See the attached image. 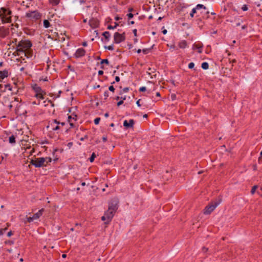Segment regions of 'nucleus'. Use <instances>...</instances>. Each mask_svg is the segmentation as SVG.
<instances>
[{
	"mask_svg": "<svg viewBox=\"0 0 262 262\" xmlns=\"http://www.w3.org/2000/svg\"><path fill=\"white\" fill-rule=\"evenodd\" d=\"M32 46V43L29 40H21L17 45L16 51L17 54L20 55V54H24L25 56L29 58L30 56L27 55L28 50Z\"/></svg>",
	"mask_w": 262,
	"mask_h": 262,
	"instance_id": "obj_1",
	"label": "nucleus"
},
{
	"mask_svg": "<svg viewBox=\"0 0 262 262\" xmlns=\"http://www.w3.org/2000/svg\"><path fill=\"white\" fill-rule=\"evenodd\" d=\"M11 13L12 12L10 10H7L5 8L2 7L0 9V18L3 23H11V18L10 15Z\"/></svg>",
	"mask_w": 262,
	"mask_h": 262,
	"instance_id": "obj_2",
	"label": "nucleus"
},
{
	"mask_svg": "<svg viewBox=\"0 0 262 262\" xmlns=\"http://www.w3.org/2000/svg\"><path fill=\"white\" fill-rule=\"evenodd\" d=\"M11 13L12 12L10 10H7L5 8L2 7L0 9V18L3 23H11V18L10 15Z\"/></svg>",
	"mask_w": 262,
	"mask_h": 262,
	"instance_id": "obj_3",
	"label": "nucleus"
},
{
	"mask_svg": "<svg viewBox=\"0 0 262 262\" xmlns=\"http://www.w3.org/2000/svg\"><path fill=\"white\" fill-rule=\"evenodd\" d=\"M115 212L108 209L105 212L104 215L101 217V220L103 221H105V224H108L112 220Z\"/></svg>",
	"mask_w": 262,
	"mask_h": 262,
	"instance_id": "obj_4",
	"label": "nucleus"
},
{
	"mask_svg": "<svg viewBox=\"0 0 262 262\" xmlns=\"http://www.w3.org/2000/svg\"><path fill=\"white\" fill-rule=\"evenodd\" d=\"M30 163L36 167H40L46 166L44 158H38L35 159H32Z\"/></svg>",
	"mask_w": 262,
	"mask_h": 262,
	"instance_id": "obj_5",
	"label": "nucleus"
},
{
	"mask_svg": "<svg viewBox=\"0 0 262 262\" xmlns=\"http://www.w3.org/2000/svg\"><path fill=\"white\" fill-rule=\"evenodd\" d=\"M221 201L215 202L213 203L206 206L204 209V213L205 214H209L220 204Z\"/></svg>",
	"mask_w": 262,
	"mask_h": 262,
	"instance_id": "obj_6",
	"label": "nucleus"
},
{
	"mask_svg": "<svg viewBox=\"0 0 262 262\" xmlns=\"http://www.w3.org/2000/svg\"><path fill=\"white\" fill-rule=\"evenodd\" d=\"M118 200L116 198L112 199L108 204V209L116 212L118 209Z\"/></svg>",
	"mask_w": 262,
	"mask_h": 262,
	"instance_id": "obj_7",
	"label": "nucleus"
},
{
	"mask_svg": "<svg viewBox=\"0 0 262 262\" xmlns=\"http://www.w3.org/2000/svg\"><path fill=\"white\" fill-rule=\"evenodd\" d=\"M43 210V209H41L40 210H39L37 213L34 214L33 215V216L26 217L27 221L29 223H31L35 220L38 219L40 217V216L42 215Z\"/></svg>",
	"mask_w": 262,
	"mask_h": 262,
	"instance_id": "obj_8",
	"label": "nucleus"
},
{
	"mask_svg": "<svg viewBox=\"0 0 262 262\" xmlns=\"http://www.w3.org/2000/svg\"><path fill=\"white\" fill-rule=\"evenodd\" d=\"M125 36L124 33L120 34L118 32H116L114 35V42L116 43H119L121 42L124 41L125 40Z\"/></svg>",
	"mask_w": 262,
	"mask_h": 262,
	"instance_id": "obj_9",
	"label": "nucleus"
},
{
	"mask_svg": "<svg viewBox=\"0 0 262 262\" xmlns=\"http://www.w3.org/2000/svg\"><path fill=\"white\" fill-rule=\"evenodd\" d=\"M85 53V50L82 48H79L77 50L75 53L76 58H79L84 55Z\"/></svg>",
	"mask_w": 262,
	"mask_h": 262,
	"instance_id": "obj_10",
	"label": "nucleus"
},
{
	"mask_svg": "<svg viewBox=\"0 0 262 262\" xmlns=\"http://www.w3.org/2000/svg\"><path fill=\"white\" fill-rule=\"evenodd\" d=\"M89 25L92 28H96L99 25V21L95 18H92L89 20Z\"/></svg>",
	"mask_w": 262,
	"mask_h": 262,
	"instance_id": "obj_11",
	"label": "nucleus"
},
{
	"mask_svg": "<svg viewBox=\"0 0 262 262\" xmlns=\"http://www.w3.org/2000/svg\"><path fill=\"white\" fill-rule=\"evenodd\" d=\"M9 33V30L4 28H0V38L5 37Z\"/></svg>",
	"mask_w": 262,
	"mask_h": 262,
	"instance_id": "obj_12",
	"label": "nucleus"
},
{
	"mask_svg": "<svg viewBox=\"0 0 262 262\" xmlns=\"http://www.w3.org/2000/svg\"><path fill=\"white\" fill-rule=\"evenodd\" d=\"M134 124V121L133 119L129 120L128 122L125 120L123 122V125L127 128L133 127Z\"/></svg>",
	"mask_w": 262,
	"mask_h": 262,
	"instance_id": "obj_13",
	"label": "nucleus"
},
{
	"mask_svg": "<svg viewBox=\"0 0 262 262\" xmlns=\"http://www.w3.org/2000/svg\"><path fill=\"white\" fill-rule=\"evenodd\" d=\"M203 47L202 45L200 44H194L192 47L193 50H198V52L199 53H201L202 52V48Z\"/></svg>",
	"mask_w": 262,
	"mask_h": 262,
	"instance_id": "obj_14",
	"label": "nucleus"
},
{
	"mask_svg": "<svg viewBox=\"0 0 262 262\" xmlns=\"http://www.w3.org/2000/svg\"><path fill=\"white\" fill-rule=\"evenodd\" d=\"M8 76V72L7 70L0 71V78L4 79Z\"/></svg>",
	"mask_w": 262,
	"mask_h": 262,
	"instance_id": "obj_15",
	"label": "nucleus"
},
{
	"mask_svg": "<svg viewBox=\"0 0 262 262\" xmlns=\"http://www.w3.org/2000/svg\"><path fill=\"white\" fill-rule=\"evenodd\" d=\"M148 71H149L147 72V73L148 74V75L150 76L151 78H152L154 77H156V74H155L153 75L151 74L152 73H155V70L154 69H152L151 68H148Z\"/></svg>",
	"mask_w": 262,
	"mask_h": 262,
	"instance_id": "obj_16",
	"label": "nucleus"
},
{
	"mask_svg": "<svg viewBox=\"0 0 262 262\" xmlns=\"http://www.w3.org/2000/svg\"><path fill=\"white\" fill-rule=\"evenodd\" d=\"M27 16H28L29 17H33V18H37L38 15L37 14V13H36L35 12H32L30 13H28Z\"/></svg>",
	"mask_w": 262,
	"mask_h": 262,
	"instance_id": "obj_17",
	"label": "nucleus"
},
{
	"mask_svg": "<svg viewBox=\"0 0 262 262\" xmlns=\"http://www.w3.org/2000/svg\"><path fill=\"white\" fill-rule=\"evenodd\" d=\"M187 43L185 41H182L179 44V46L180 48L184 49L186 47Z\"/></svg>",
	"mask_w": 262,
	"mask_h": 262,
	"instance_id": "obj_18",
	"label": "nucleus"
},
{
	"mask_svg": "<svg viewBox=\"0 0 262 262\" xmlns=\"http://www.w3.org/2000/svg\"><path fill=\"white\" fill-rule=\"evenodd\" d=\"M9 143L11 144H14L15 143V137L12 135L9 137Z\"/></svg>",
	"mask_w": 262,
	"mask_h": 262,
	"instance_id": "obj_19",
	"label": "nucleus"
},
{
	"mask_svg": "<svg viewBox=\"0 0 262 262\" xmlns=\"http://www.w3.org/2000/svg\"><path fill=\"white\" fill-rule=\"evenodd\" d=\"M201 67L204 70H207L209 68V64L207 62H204L202 63Z\"/></svg>",
	"mask_w": 262,
	"mask_h": 262,
	"instance_id": "obj_20",
	"label": "nucleus"
},
{
	"mask_svg": "<svg viewBox=\"0 0 262 262\" xmlns=\"http://www.w3.org/2000/svg\"><path fill=\"white\" fill-rule=\"evenodd\" d=\"M35 97L39 99H43L44 98L43 93L36 94Z\"/></svg>",
	"mask_w": 262,
	"mask_h": 262,
	"instance_id": "obj_21",
	"label": "nucleus"
},
{
	"mask_svg": "<svg viewBox=\"0 0 262 262\" xmlns=\"http://www.w3.org/2000/svg\"><path fill=\"white\" fill-rule=\"evenodd\" d=\"M50 3L53 6L57 5L59 3V0H49Z\"/></svg>",
	"mask_w": 262,
	"mask_h": 262,
	"instance_id": "obj_22",
	"label": "nucleus"
},
{
	"mask_svg": "<svg viewBox=\"0 0 262 262\" xmlns=\"http://www.w3.org/2000/svg\"><path fill=\"white\" fill-rule=\"evenodd\" d=\"M43 26L45 28H48L50 27V23L48 20L45 19L43 20Z\"/></svg>",
	"mask_w": 262,
	"mask_h": 262,
	"instance_id": "obj_23",
	"label": "nucleus"
},
{
	"mask_svg": "<svg viewBox=\"0 0 262 262\" xmlns=\"http://www.w3.org/2000/svg\"><path fill=\"white\" fill-rule=\"evenodd\" d=\"M195 8L196 9V10L201 9H204V10H206V8L202 4L197 5Z\"/></svg>",
	"mask_w": 262,
	"mask_h": 262,
	"instance_id": "obj_24",
	"label": "nucleus"
},
{
	"mask_svg": "<svg viewBox=\"0 0 262 262\" xmlns=\"http://www.w3.org/2000/svg\"><path fill=\"white\" fill-rule=\"evenodd\" d=\"M103 35L104 36V37L106 39H108L110 37V33L107 31L104 32L103 33Z\"/></svg>",
	"mask_w": 262,
	"mask_h": 262,
	"instance_id": "obj_25",
	"label": "nucleus"
},
{
	"mask_svg": "<svg viewBox=\"0 0 262 262\" xmlns=\"http://www.w3.org/2000/svg\"><path fill=\"white\" fill-rule=\"evenodd\" d=\"M44 160H45V164H46V165L48 163H49L52 161V159L50 157L44 158Z\"/></svg>",
	"mask_w": 262,
	"mask_h": 262,
	"instance_id": "obj_26",
	"label": "nucleus"
},
{
	"mask_svg": "<svg viewBox=\"0 0 262 262\" xmlns=\"http://www.w3.org/2000/svg\"><path fill=\"white\" fill-rule=\"evenodd\" d=\"M18 101H19V100H18V98H15V99H14V101H13V102H12V103H11V104L9 105V107L10 108H11L13 107V105H14V104H15V102H18Z\"/></svg>",
	"mask_w": 262,
	"mask_h": 262,
	"instance_id": "obj_27",
	"label": "nucleus"
},
{
	"mask_svg": "<svg viewBox=\"0 0 262 262\" xmlns=\"http://www.w3.org/2000/svg\"><path fill=\"white\" fill-rule=\"evenodd\" d=\"M34 90L35 91L36 94L43 93V91L39 87L36 86L34 88Z\"/></svg>",
	"mask_w": 262,
	"mask_h": 262,
	"instance_id": "obj_28",
	"label": "nucleus"
},
{
	"mask_svg": "<svg viewBox=\"0 0 262 262\" xmlns=\"http://www.w3.org/2000/svg\"><path fill=\"white\" fill-rule=\"evenodd\" d=\"M196 12V9L194 8L192 9L191 12L190 14V15L191 17H193L194 16V14Z\"/></svg>",
	"mask_w": 262,
	"mask_h": 262,
	"instance_id": "obj_29",
	"label": "nucleus"
},
{
	"mask_svg": "<svg viewBox=\"0 0 262 262\" xmlns=\"http://www.w3.org/2000/svg\"><path fill=\"white\" fill-rule=\"evenodd\" d=\"M96 157V156L94 153H93L91 157L90 158V161L91 162H93L95 158Z\"/></svg>",
	"mask_w": 262,
	"mask_h": 262,
	"instance_id": "obj_30",
	"label": "nucleus"
},
{
	"mask_svg": "<svg viewBox=\"0 0 262 262\" xmlns=\"http://www.w3.org/2000/svg\"><path fill=\"white\" fill-rule=\"evenodd\" d=\"M109 63L108 60L107 59H103L101 61V64L105 63L108 64Z\"/></svg>",
	"mask_w": 262,
	"mask_h": 262,
	"instance_id": "obj_31",
	"label": "nucleus"
},
{
	"mask_svg": "<svg viewBox=\"0 0 262 262\" xmlns=\"http://www.w3.org/2000/svg\"><path fill=\"white\" fill-rule=\"evenodd\" d=\"M118 25V24L117 23H115V26H108L107 28L108 29H114V28H115Z\"/></svg>",
	"mask_w": 262,
	"mask_h": 262,
	"instance_id": "obj_32",
	"label": "nucleus"
},
{
	"mask_svg": "<svg viewBox=\"0 0 262 262\" xmlns=\"http://www.w3.org/2000/svg\"><path fill=\"white\" fill-rule=\"evenodd\" d=\"M100 120V118H96L94 120V123L95 124H98L99 123V121Z\"/></svg>",
	"mask_w": 262,
	"mask_h": 262,
	"instance_id": "obj_33",
	"label": "nucleus"
},
{
	"mask_svg": "<svg viewBox=\"0 0 262 262\" xmlns=\"http://www.w3.org/2000/svg\"><path fill=\"white\" fill-rule=\"evenodd\" d=\"M256 188H257V186H254L252 187V190H251V191L252 194L254 193V192H255V190H256Z\"/></svg>",
	"mask_w": 262,
	"mask_h": 262,
	"instance_id": "obj_34",
	"label": "nucleus"
},
{
	"mask_svg": "<svg viewBox=\"0 0 262 262\" xmlns=\"http://www.w3.org/2000/svg\"><path fill=\"white\" fill-rule=\"evenodd\" d=\"M194 66V63H193V62H190V63H189V64H188V68H189V69H192V68H193Z\"/></svg>",
	"mask_w": 262,
	"mask_h": 262,
	"instance_id": "obj_35",
	"label": "nucleus"
},
{
	"mask_svg": "<svg viewBox=\"0 0 262 262\" xmlns=\"http://www.w3.org/2000/svg\"><path fill=\"white\" fill-rule=\"evenodd\" d=\"M146 90V87L145 86H142V87H141L139 89V91H141V92H144Z\"/></svg>",
	"mask_w": 262,
	"mask_h": 262,
	"instance_id": "obj_36",
	"label": "nucleus"
},
{
	"mask_svg": "<svg viewBox=\"0 0 262 262\" xmlns=\"http://www.w3.org/2000/svg\"><path fill=\"white\" fill-rule=\"evenodd\" d=\"M242 9L243 11H247L248 10V7L246 5H245L242 7Z\"/></svg>",
	"mask_w": 262,
	"mask_h": 262,
	"instance_id": "obj_37",
	"label": "nucleus"
},
{
	"mask_svg": "<svg viewBox=\"0 0 262 262\" xmlns=\"http://www.w3.org/2000/svg\"><path fill=\"white\" fill-rule=\"evenodd\" d=\"M108 89H109V90H110V91H112V92H113L114 91V90H115V89H114V86H112V85H111V86H109Z\"/></svg>",
	"mask_w": 262,
	"mask_h": 262,
	"instance_id": "obj_38",
	"label": "nucleus"
},
{
	"mask_svg": "<svg viewBox=\"0 0 262 262\" xmlns=\"http://www.w3.org/2000/svg\"><path fill=\"white\" fill-rule=\"evenodd\" d=\"M108 50H114V47L113 46H109L107 47H106Z\"/></svg>",
	"mask_w": 262,
	"mask_h": 262,
	"instance_id": "obj_39",
	"label": "nucleus"
},
{
	"mask_svg": "<svg viewBox=\"0 0 262 262\" xmlns=\"http://www.w3.org/2000/svg\"><path fill=\"white\" fill-rule=\"evenodd\" d=\"M104 96L105 97V99H106L108 97V92H104Z\"/></svg>",
	"mask_w": 262,
	"mask_h": 262,
	"instance_id": "obj_40",
	"label": "nucleus"
},
{
	"mask_svg": "<svg viewBox=\"0 0 262 262\" xmlns=\"http://www.w3.org/2000/svg\"><path fill=\"white\" fill-rule=\"evenodd\" d=\"M175 49V46L174 45H171L170 46V50L172 51Z\"/></svg>",
	"mask_w": 262,
	"mask_h": 262,
	"instance_id": "obj_41",
	"label": "nucleus"
},
{
	"mask_svg": "<svg viewBox=\"0 0 262 262\" xmlns=\"http://www.w3.org/2000/svg\"><path fill=\"white\" fill-rule=\"evenodd\" d=\"M142 52H143V53H144V54H147V53H148V49H143V50H142Z\"/></svg>",
	"mask_w": 262,
	"mask_h": 262,
	"instance_id": "obj_42",
	"label": "nucleus"
},
{
	"mask_svg": "<svg viewBox=\"0 0 262 262\" xmlns=\"http://www.w3.org/2000/svg\"><path fill=\"white\" fill-rule=\"evenodd\" d=\"M59 126L57 125H56L55 127H53V130H56L58 129H59Z\"/></svg>",
	"mask_w": 262,
	"mask_h": 262,
	"instance_id": "obj_43",
	"label": "nucleus"
},
{
	"mask_svg": "<svg viewBox=\"0 0 262 262\" xmlns=\"http://www.w3.org/2000/svg\"><path fill=\"white\" fill-rule=\"evenodd\" d=\"M127 16L129 18H132L133 17V14L131 13L127 14Z\"/></svg>",
	"mask_w": 262,
	"mask_h": 262,
	"instance_id": "obj_44",
	"label": "nucleus"
},
{
	"mask_svg": "<svg viewBox=\"0 0 262 262\" xmlns=\"http://www.w3.org/2000/svg\"><path fill=\"white\" fill-rule=\"evenodd\" d=\"M123 100H121V101H119V102L117 103V105H118V106H120V105H121L122 104H123Z\"/></svg>",
	"mask_w": 262,
	"mask_h": 262,
	"instance_id": "obj_45",
	"label": "nucleus"
},
{
	"mask_svg": "<svg viewBox=\"0 0 262 262\" xmlns=\"http://www.w3.org/2000/svg\"><path fill=\"white\" fill-rule=\"evenodd\" d=\"M12 234H13L12 232V231H9V232L8 233V234H7V236H8V237H10V236H11Z\"/></svg>",
	"mask_w": 262,
	"mask_h": 262,
	"instance_id": "obj_46",
	"label": "nucleus"
},
{
	"mask_svg": "<svg viewBox=\"0 0 262 262\" xmlns=\"http://www.w3.org/2000/svg\"><path fill=\"white\" fill-rule=\"evenodd\" d=\"M128 90H129V89H128V88H124V89H123V91L124 92L126 93V92H128Z\"/></svg>",
	"mask_w": 262,
	"mask_h": 262,
	"instance_id": "obj_47",
	"label": "nucleus"
},
{
	"mask_svg": "<svg viewBox=\"0 0 262 262\" xmlns=\"http://www.w3.org/2000/svg\"><path fill=\"white\" fill-rule=\"evenodd\" d=\"M115 80H116L117 82L119 81V80H120V78H119L118 76H116V77H115Z\"/></svg>",
	"mask_w": 262,
	"mask_h": 262,
	"instance_id": "obj_48",
	"label": "nucleus"
},
{
	"mask_svg": "<svg viewBox=\"0 0 262 262\" xmlns=\"http://www.w3.org/2000/svg\"><path fill=\"white\" fill-rule=\"evenodd\" d=\"M103 73V71L100 70L98 71V75H102Z\"/></svg>",
	"mask_w": 262,
	"mask_h": 262,
	"instance_id": "obj_49",
	"label": "nucleus"
},
{
	"mask_svg": "<svg viewBox=\"0 0 262 262\" xmlns=\"http://www.w3.org/2000/svg\"><path fill=\"white\" fill-rule=\"evenodd\" d=\"M140 99L138 100L137 102H136V104L138 106H141V104H140Z\"/></svg>",
	"mask_w": 262,
	"mask_h": 262,
	"instance_id": "obj_50",
	"label": "nucleus"
},
{
	"mask_svg": "<svg viewBox=\"0 0 262 262\" xmlns=\"http://www.w3.org/2000/svg\"><path fill=\"white\" fill-rule=\"evenodd\" d=\"M6 243L11 245V244H13V242L9 241L6 242Z\"/></svg>",
	"mask_w": 262,
	"mask_h": 262,
	"instance_id": "obj_51",
	"label": "nucleus"
},
{
	"mask_svg": "<svg viewBox=\"0 0 262 262\" xmlns=\"http://www.w3.org/2000/svg\"><path fill=\"white\" fill-rule=\"evenodd\" d=\"M102 140L104 142H105L107 140V138L106 137H103Z\"/></svg>",
	"mask_w": 262,
	"mask_h": 262,
	"instance_id": "obj_52",
	"label": "nucleus"
},
{
	"mask_svg": "<svg viewBox=\"0 0 262 262\" xmlns=\"http://www.w3.org/2000/svg\"><path fill=\"white\" fill-rule=\"evenodd\" d=\"M167 30L166 29L163 30L162 31V33L164 34H166L167 33Z\"/></svg>",
	"mask_w": 262,
	"mask_h": 262,
	"instance_id": "obj_53",
	"label": "nucleus"
},
{
	"mask_svg": "<svg viewBox=\"0 0 262 262\" xmlns=\"http://www.w3.org/2000/svg\"><path fill=\"white\" fill-rule=\"evenodd\" d=\"M133 32H134V35L136 36L137 35V30L136 29L134 30Z\"/></svg>",
	"mask_w": 262,
	"mask_h": 262,
	"instance_id": "obj_54",
	"label": "nucleus"
},
{
	"mask_svg": "<svg viewBox=\"0 0 262 262\" xmlns=\"http://www.w3.org/2000/svg\"><path fill=\"white\" fill-rule=\"evenodd\" d=\"M86 45H87V43L86 42H83L82 43V46H86Z\"/></svg>",
	"mask_w": 262,
	"mask_h": 262,
	"instance_id": "obj_55",
	"label": "nucleus"
},
{
	"mask_svg": "<svg viewBox=\"0 0 262 262\" xmlns=\"http://www.w3.org/2000/svg\"><path fill=\"white\" fill-rule=\"evenodd\" d=\"M6 230V229H4V230H1V234H3L4 233H3V232H4V231H5Z\"/></svg>",
	"mask_w": 262,
	"mask_h": 262,
	"instance_id": "obj_56",
	"label": "nucleus"
},
{
	"mask_svg": "<svg viewBox=\"0 0 262 262\" xmlns=\"http://www.w3.org/2000/svg\"><path fill=\"white\" fill-rule=\"evenodd\" d=\"M104 116H105V117H107L108 116V114L107 113H105V114H104Z\"/></svg>",
	"mask_w": 262,
	"mask_h": 262,
	"instance_id": "obj_57",
	"label": "nucleus"
},
{
	"mask_svg": "<svg viewBox=\"0 0 262 262\" xmlns=\"http://www.w3.org/2000/svg\"><path fill=\"white\" fill-rule=\"evenodd\" d=\"M119 19H120L119 17L117 16L115 17V20H119Z\"/></svg>",
	"mask_w": 262,
	"mask_h": 262,
	"instance_id": "obj_58",
	"label": "nucleus"
},
{
	"mask_svg": "<svg viewBox=\"0 0 262 262\" xmlns=\"http://www.w3.org/2000/svg\"><path fill=\"white\" fill-rule=\"evenodd\" d=\"M66 256H67V255H66V254H62V257L63 258H65V257H66Z\"/></svg>",
	"mask_w": 262,
	"mask_h": 262,
	"instance_id": "obj_59",
	"label": "nucleus"
},
{
	"mask_svg": "<svg viewBox=\"0 0 262 262\" xmlns=\"http://www.w3.org/2000/svg\"><path fill=\"white\" fill-rule=\"evenodd\" d=\"M24 70V67H22L20 69V71H23Z\"/></svg>",
	"mask_w": 262,
	"mask_h": 262,
	"instance_id": "obj_60",
	"label": "nucleus"
},
{
	"mask_svg": "<svg viewBox=\"0 0 262 262\" xmlns=\"http://www.w3.org/2000/svg\"><path fill=\"white\" fill-rule=\"evenodd\" d=\"M141 49H139V50H137V53H141Z\"/></svg>",
	"mask_w": 262,
	"mask_h": 262,
	"instance_id": "obj_61",
	"label": "nucleus"
},
{
	"mask_svg": "<svg viewBox=\"0 0 262 262\" xmlns=\"http://www.w3.org/2000/svg\"><path fill=\"white\" fill-rule=\"evenodd\" d=\"M81 185H82V186H85V182H82V183H81Z\"/></svg>",
	"mask_w": 262,
	"mask_h": 262,
	"instance_id": "obj_62",
	"label": "nucleus"
},
{
	"mask_svg": "<svg viewBox=\"0 0 262 262\" xmlns=\"http://www.w3.org/2000/svg\"><path fill=\"white\" fill-rule=\"evenodd\" d=\"M54 123H55V124H59V122H58L56 120H54Z\"/></svg>",
	"mask_w": 262,
	"mask_h": 262,
	"instance_id": "obj_63",
	"label": "nucleus"
},
{
	"mask_svg": "<svg viewBox=\"0 0 262 262\" xmlns=\"http://www.w3.org/2000/svg\"><path fill=\"white\" fill-rule=\"evenodd\" d=\"M156 95H157V96H160V93L157 92V94H156Z\"/></svg>",
	"mask_w": 262,
	"mask_h": 262,
	"instance_id": "obj_64",
	"label": "nucleus"
}]
</instances>
